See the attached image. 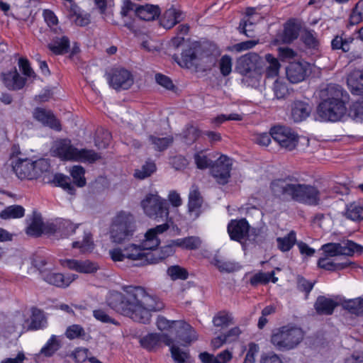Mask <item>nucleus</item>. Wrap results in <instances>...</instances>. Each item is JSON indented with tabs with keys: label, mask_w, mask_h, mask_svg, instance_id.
<instances>
[{
	"label": "nucleus",
	"mask_w": 363,
	"mask_h": 363,
	"mask_svg": "<svg viewBox=\"0 0 363 363\" xmlns=\"http://www.w3.org/2000/svg\"><path fill=\"white\" fill-rule=\"evenodd\" d=\"M125 294L119 291L110 293L106 302L117 313L130 318L135 322L149 324L152 311H159L164 308L163 303L155 295L147 292L140 286H124Z\"/></svg>",
	"instance_id": "nucleus-1"
},
{
	"label": "nucleus",
	"mask_w": 363,
	"mask_h": 363,
	"mask_svg": "<svg viewBox=\"0 0 363 363\" xmlns=\"http://www.w3.org/2000/svg\"><path fill=\"white\" fill-rule=\"evenodd\" d=\"M297 181L290 176L276 179L272 181L270 189L275 196L290 198L296 202L308 206L318 205L320 200L318 188L311 184L293 183Z\"/></svg>",
	"instance_id": "nucleus-2"
},
{
	"label": "nucleus",
	"mask_w": 363,
	"mask_h": 363,
	"mask_svg": "<svg viewBox=\"0 0 363 363\" xmlns=\"http://www.w3.org/2000/svg\"><path fill=\"white\" fill-rule=\"evenodd\" d=\"M304 337L301 328L287 325L276 328L271 335V342L279 351H288L295 348Z\"/></svg>",
	"instance_id": "nucleus-3"
},
{
	"label": "nucleus",
	"mask_w": 363,
	"mask_h": 363,
	"mask_svg": "<svg viewBox=\"0 0 363 363\" xmlns=\"http://www.w3.org/2000/svg\"><path fill=\"white\" fill-rule=\"evenodd\" d=\"M136 230L135 220L133 214L124 211L117 213L111 221L110 236L115 243L121 244L130 240Z\"/></svg>",
	"instance_id": "nucleus-4"
},
{
	"label": "nucleus",
	"mask_w": 363,
	"mask_h": 363,
	"mask_svg": "<svg viewBox=\"0 0 363 363\" xmlns=\"http://www.w3.org/2000/svg\"><path fill=\"white\" fill-rule=\"evenodd\" d=\"M50 155L60 159H101V156L91 150H78L69 139L55 140L50 148Z\"/></svg>",
	"instance_id": "nucleus-5"
},
{
	"label": "nucleus",
	"mask_w": 363,
	"mask_h": 363,
	"mask_svg": "<svg viewBox=\"0 0 363 363\" xmlns=\"http://www.w3.org/2000/svg\"><path fill=\"white\" fill-rule=\"evenodd\" d=\"M145 213L157 221L167 220L169 218V203L167 200L157 194H148L141 201Z\"/></svg>",
	"instance_id": "nucleus-6"
},
{
	"label": "nucleus",
	"mask_w": 363,
	"mask_h": 363,
	"mask_svg": "<svg viewBox=\"0 0 363 363\" xmlns=\"http://www.w3.org/2000/svg\"><path fill=\"white\" fill-rule=\"evenodd\" d=\"M16 163L12 165V170L15 172L17 177L20 179L32 180L37 179L43 172V169H39L38 165L43 164L45 162V169L50 168L49 160H16Z\"/></svg>",
	"instance_id": "nucleus-7"
},
{
	"label": "nucleus",
	"mask_w": 363,
	"mask_h": 363,
	"mask_svg": "<svg viewBox=\"0 0 363 363\" xmlns=\"http://www.w3.org/2000/svg\"><path fill=\"white\" fill-rule=\"evenodd\" d=\"M272 137L281 148L289 151L295 149L298 143V135L286 126L277 125L272 128Z\"/></svg>",
	"instance_id": "nucleus-8"
},
{
	"label": "nucleus",
	"mask_w": 363,
	"mask_h": 363,
	"mask_svg": "<svg viewBox=\"0 0 363 363\" xmlns=\"http://www.w3.org/2000/svg\"><path fill=\"white\" fill-rule=\"evenodd\" d=\"M345 103L323 100L318 106V116L325 121H337L345 113Z\"/></svg>",
	"instance_id": "nucleus-9"
},
{
	"label": "nucleus",
	"mask_w": 363,
	"mask_h": 363,
	"mask_svg": "<svg viewBox=\"0 0 363 363\" xmlns=\"http://www.w3.org/2000/svg\"><path fill=\"white\" fill-rule=\"evenodd\" d=\"M325 256L335 257L337 255L352 256L354 252L362 253L363 246L347 240L344 245L341 243L329 242L321 247Z\"/></svg>",
	"instance_id": "nucleus-10"
},
{
	"label": "nucleus",
	"mask_w": 363,
	"mask_h": 363,
	"mask_svg": "<svg viewBox=\"0 0 363 363\" xmlns=\"http://www.w3.org/2000/svg\"><path fill=\"white\" fill-rule=\"evenodd\" d=\"M263 60L255 52H249L239 57L236 62L235 69L242 75H247L252 71L262 73Z\"/></svg>",
	"instance_id": "nucleus-11"
},
{
	"label": "nucleus",
	"mask_w": 363,
	"mask_h": 363,
	"mask_svg": "<svg viewBox=\"0 0 363 363\" xmlns=\"http://www.w3.org/2000/svg\"><path fill=\"white\" fill-rule=\"evenodd\" d=\"M310 72V65L305 61L290 62L286 68V77L292 84L303 82Z\"/></svg>",
	"instance_id": "nucleus-12"
},
{
	"label": "nucleus",
	"mask_w": 363,
	"mask_h": 363,
	"mask_svg": "<svg viewBox=\"0 0 363 363\" xmlns=\"http://www.w3.org/2000/svg\"><path fill=\"white\" fill-rule=\"evenodd\" d=\"M230 161L214 160L211 165L210 174L219 184L225 185L229 182L232 167Z\"/></svg>",
	"instance_id": "nucleus-13"
},
{
	"label": "nucleus",
	"mask_w": 363,
	"mask_h": 363,
	"mask_svg": "<svg viewBox=\"0 0 363 363\" xmlns=\"http://www.w3.org/2000/svg\"><path fill=\"white\" fill-rule=\"evenodd\" d=\"M60 263L63 267L83 274L95 273L99 268L96 262H91L89 259L82 261L74 259H61Z\"/></svg>",
	"instance_id": "nucleus-14"
},
{
	"label": "nucleus",
	"mask_w": 363,
	"mask_h": 363,
	"mask_svg": "<svg viewBox=\"0 0 363 363\" xmlns=\"http://www.w3.org/2000/svg\"><path fill=\"white\" fill-rule=\"evenodd\" d=\"M227 230L232 240L241 242L248 236L250 225L245 218L231 220L228 224Z\"/></svg>",
	"instance_id": "nucleus-15"
},
{
	"label": "nucleus",
	"mask_w": 363,
	"mask_h": 363,
	"mask_svg": "<svg viewBox=\"0 0 363 363\" xmlns=\"http://www.w3.org/2000/svg\"><path fill=\"white\" fill-rule=\"evenodd\" d=\"M161 342L170 346L173 343V340L167 334L157 333H148L140 340V346L148 351L154 350Z\"/></svg>",
	"instance_id": "nucleus-16"
},
{
	"label": "nucleus",
	"mask_w": 363,
	"mask_h": 363,
	"mask_svg": "<svg viewBox=\"0 0 363 363\" xmlns=\"http://www.w3.org/2000/svg\"><path fill=\"white\" fill-rule=\"evenodd\" d=\"M109 84L116 90H126L133 85V78L128 70L116 69L109 78Z\"/></svg>",
	"instance_id": "nucleus-17"
},
{
	"label": "nucleus",
	"mask_w": 363,
	"mask_h": 363,
	"mask_svg": "<svg viewBox=\"0 0 363 363\" xmlns=\"http://www.w3.org/2000/svg\"><path fill=\"white\" fill-rule=\"evenodd\" d=\"M145 250L141 244H130L124 247L126 259L138 261L136 266L149 264V257H147V252H145Z\"/></svg>",
	"instance_id": "nucleus-18"
},
{
	"label": "nucleus",
	"mask_w": 363,
	"mask_h": 363,
	"mask_svg": "<svg viewBox=\"0 0 363 363\" xmlns=\"http://www.w3.org/2000/svg\"><path fill=\"white\" fill-rule=\"evenodd\" d=\"M41 276L45 282L58 288H67L74 279V277L52 272H41Z\"/></svg>",
	"instance_id": "nucleus-19"
},
{
	"label": "nucleus",
	"mask_w": 363,
	"mask_h": 363,
	"mask_svg": "<svg viewBox=\"0 0 363 363\" xmlns=\"http://www.w3.org/2000/svg\"><path fill=\"white\" fill-rule=\"evenodd\" d=\"M177 245L172 240L167 245L161 247L159 250L157 248L152 251H147V257H149V264H157L168 257L175 253Z\"/></svg>",
	"instance_id": "nucleus-20"
},
{
	"label": "nucleus",
	"mask_w": 363,
	"mask_h": 363,
	"mask_svg": "<svg viewBox=\"0 0 363 363\" xmlns=\"http://www.w3.org/2000/svg\"><path fill=\"white\" fill-rule=\"evenodd\" d=\"M33 117L45 125L56 130H61L60 121L50 111L42 108H36L33 112Z\"/></svg>",
	"instance_id": "nucleus-21"
},
{
	"label": "nucleus",
	"mask_w": 363,
	"mask_h": 363,
	"mask_svg": "<svg viewBox=\"0 0 363 363\" xmlns=\"http://www.w3.org/2000/svg\"><path fill=\"white\" fill-rule=\"evenodd\" d=\"M201 51L200 45L195 42L184 49L182 53V62L179 65L182 67L187 68L191 67L196 65V61L199 57Z\"/></svg>",
	"instance_id": "nucleus-22"
},
{
	"label": "nucleus",
	"mask_w": 363,
	"mask_h": 363,
	"mask_svg": "<svg viewBox=\"0 0 363 363\" xmlns=\"http://www.w3.org/2000/svg\"><path fill=\"white\" fill-rule=\"evenodd\" d=\"M337 306L338 303L335 301L324 296H319L314 303V308L318 315H330Z\"/></svg>",
	"instance_id": "nucleus-23"
},
{
	"label": "nucleus",
	"mask_w": 363,
	"mask_h": 363,
	"mask_svg": "<svg viewBox=\"0 0 363 363\" xmlns=\"http://www.w3.org/2000/svg\"><path fill=\"white\" fill-rule=\"evenodd\" d=\"M312 108L306 102L303 101H294L291 105V118L294 122H301L307 118Z\"/></svg>",
	"instance_id": "nucleus-24"
},
{
	"label": "nucleus",
	"mask_w": 363,
	"mask_h": 363,
	"mask_svg": "<svg viewBox=\"0 0 363 363\" xmlns=\"http://www.w3.org/2000/svg\"><path fill=\"white\" fill-rule=\"evenodd\" d=\"M52 186L60 187L70 195H74L76 189L70 181V178L62 173H56L51 179L45 182Z\"/></svg>",
	"instance_id": "nucleus-25"
},
{
	"label": "nucleus",
	"mask_w": 363,
	"mask_h": 363,
	"mask_svg": "<svg viewBox=\"0 0 363 363\" xmlns=\"http://www.w3.org/2000/svg\"><path fill=\"white\" fill-rule=\"evenodd\" d=\"M321 97H325L323 100L345 103L344 97H347V93L337 84H329L321 91Z\"/></svg>",
	"instance_id": "nucleus-26"
},
{
	"label": "nucleus",
	"mask_w": 363,
	"mask_h": 363,
	"mask_svg": "<svg viewBox=\"0 0 363 363\" xmlns=\"http://www.w3.org/2000/svg\"><path fill=\"white\" fill-rule=\"evenodd\" d=\"M345 216L353 221H362L363 220V200L358 199L347 204Z\"/></svg>",
	"instance_id": "nucleus-27"
},
{
	"label": "nucleus",
	"mask_w": 363,
	"mask_h": 363,
	"mask_svg": "<svg viewBox=\"0 0 363 363\" xmlns=\"http://www.w3.org/2000/svg\"><path fill=\"white\" fill-rule=\"evenodd\" d=\"M161 10L157 5L145 4L135 8V14L142 20L154 21L160 15Z\"/></svg>",
	"instance_id": "nucleus-28"
},
{
	"label": "nucleus",
	"mask_w": 363,
	"mask_h": 363,
	"mask_svg": "<svg viewBox=\"0 0 363 363\" xmlns=\"http://www.w3.org/2000/svg\"><path fill=\"white\" fill-rule=\"evenodd\" d=\"M182 13L180 11L171 7L164 13L162 18L160 19V24L166 29H170L177 23L182 21Z\"/></svg>",
	"instance_id": "nucleus-29"
},
{
	"label": "nucleus",
	"mask_w": 363,
	"mask_h": 363,
	"mask_svg": "<svg viewBox=\"0 0 363 363\" xmlns=\"http://www.w3.org/2000/svg\"><path fill=\"white\" fill-rule=\"evenodd\" d=\"M347 82L352 94H363V72L355 70L351 72L347 77Z\"/></svg>",
	"instance_id": "nucleus-30"
},
{
	"label": "nucleus",
	"mask_w": 363,
	"mask_h": 363,
	"mask_svg": "<svg viewBox=\"0 0 363 363\" xmlns=\"http://www.w3.org/2000/svg\"><path fill=\"white\" fill-rule=\"evenodd\" d=\"M4 82L9 89L18 90L24 86L26 79L22 77L15 69L14 71L4 74Z\"/></svg>",
	"instance_id": "nucleus-31"
},
{
	"label": "nucleus",
	"mask_w": 363,
	"mask_h": 363,
	"mask_svg": "<svg viewBox=\"0 0 363 363\" xmlns=\"http://www.w3.org/2000/svg\"><path fill=\"white\" fill-rule=\"evenodd\" d=\"M174 243L184 250H196L201 247L202 242L199 237L192 235L175 239Z\"/></svg>",
	"instance_id": "nucleus-32"
},
{
	"label": "nucleus",
	"mask_w": 363,
	"mask_h": 363,
	"mask_svg": "<svg viewBox=\"0 0 363 363\" xmlns=\"http://www.w3.org/2000/svg\"><path fill=\"white\" fill-rule=\"evenodd\" d=\"M278 249L282 252H286L291 250L294 246L297 245L296 233L294 230H291L284 237H278L276 239Z\"/></svg>",
	"instance_id": "nucleus-33"
},
{
	"label": "nucleus",
	"mask_w": 363,
	"mask_h": 363,
	"mask_svg": "<svg viewBox=\"0 0 363 363\" xmlns=\"http://www.w3.org/2000/svg\"><path fill=\"white\" fill-rule=\"evenodd\" d=\"M300 27L294 21H289L284 26L283 33L280 36L283 43H290L298 36Z\"/></svg>",
	"instance_id": "nucleus-34"
},
{
	"label": "nucleus",
	"mask_w": 363,
	"mask_h": 363,
	"mask_svg": "<svg viewBox=\"0 0 363 363\" xmlns=\"http://www.w3.org/2000/svg\"><path fill=\"white\" fill-rule=\"evenodd\" d=\"M47 320L43 311L36 307L31 308L30 328L32 330L43 329L46 327Z\"/></svg>",
	"instance_id": "nucleus-35"
},
{
	"label": "nucleus",
	"mask_w": 363,
	"mask_h": 363,
	"mask_svg": "<svg viewBox=\"0 0 363 363\" xmlns=\"http://www.w3.org/2000/svg\"><path fill=\"white\" fill-rule=\"evenodd\" d=\"M264 69L262 68V73L264 72L267 78L277 77L279 74L280 64L272 55H265Z\"/></svg>",
	"instance_id": "nucleus-36"
},
{
	"label": "nucleus",
	"mask_w": 363,
	"mask_h": 363,
	"mask_svg": "<svg viewBox=\"0 0 363 363\" xmlns=\"http://www.w3.org/2000/svg\"><path fill=\"white\" fill-rule=\"evenodd\" d=\"M72 246L73 248H78L82 253L91 252L94 248L92 234L89 230H84L82 240L74 241Z\"/></svg>",
	"instance_id": "nucleus-37"
},
{
	"label": "nucleus",
	"mask_w": 363,
	"mask_h": 363,
	"mask_svg": "<svg viewBox=\"0 0 363 363\" xmlns=\"http://www.w3.org/2000/svg\"><path fill=\"white\" fill-rule=\"evenodd\" d=\"M48 48L55 55H62L68 52L69 40L67 37L56 38L48 44Z\"/></svg>",
	"instance_id": "nucleus-38"
},
{
	"label": "nucleus",
	"mask_w": 363,
	"mask_h": 363,
	"mask_svg": "<svg viewBox=\"0 0 363 363\" xmlns=\"http://www.w3.org/2000/svg\"><path fill=\"white\" fill-rule=\"evenodd\" d=\"M211 264H213L220 272H234L239 270L240 266L238 263L225 260L220 258L218 256H215Z\"/></svg>",
	"instance_id": "nucleus-39"
},
{
	"label": "nucleus",
	"mask_w": 363,
	"mask_h": 363,
	"mask_svg": "<svg viewBox=\"0 0 363 363\" xmlns=\"http://www.w3.org/2000/svg\"><path fill=\"white\" fill-rule=\"evenodd\" d=\"M24 216L25 208L20 205L7 206L0 213V217L4 220L21 218Z\"/></svg>",
	"instance_id": "nucleus-40"
},
{
	"label": "nucleus",
	"mask_w": 363,
	"mask_h": 363,
	"mask_svg": "<svg viewBox=\"0 0 363 363\" xmlns=\"http://www.w3.org/2000/svg\"><path fill=\"white\" fill-rule=\"evenodd\" d=\"M213 323L217 328H227L233 324V315L228 311H220L213 316Z\"/></svg>",
	"instance_id": "nucleus-41"
},
{
	"label": "nucleus",
	"mask_w": 363,
	"mask_h": 363,
	"mask_svg": "<svg viewBox=\"0 0 363 363\" xmlns=\"http://www.w3.org/2000/svg\"><path fill=\"white\" fill-rule=\"evenodd\" d=\"M342 307L351 314L357 316L363 315V298L358 297L345 301L342 303Z\"/></svg>",
	"instance_id": "nucleus-42"
},
{
	"label": "nucleus",
	"mask_w": 363,
	"mask_h": 363,
	"mask_svg": "<svg viewBox=\"0 0 363 363\" xmlns=\"http://www.w3.org/2000/svg\"><path fill=\"white\" fill-rule=\"evenodd\" d=\"M199 129L193 125L188 124L179 136L184 143L191 145L199 138Z\"/></svg>",
	"instance_id": "nucleus-43"
},
{
	"label": "nucleus",
	"mask_w": 363,
	"mask_h": 363,
	"mask_svg": "<svg viewBox=\"0 0 363 363\" xmlns=\"http://www.w3.org/2000/svg\"><path fill=\"white\" fill-rule=\"evenodd\" d=\"M160 244V240L157 237V234L155 232L152 228L149 229L145 235V239L141 242L146 250L152 251L155 250Z\"/></svg>",
	"instance_id": "nucleus-44"
},
{
	"label": "nucleus",
	"mask_w": 363,
	"mask_h": 363,
	"mask_svg": "<svg viewBox=\"0 0 363 363\" xmlns=\"http://www.w3.org/2000/svg\"><path fill=\"white\" fill-rule=\"evenodd\" d=\"M58 221V235L61 238H67L73 235L79 225H74L69 220L57 219Z\"/></svg>",
	"instance_id": "nucleus-45"
},
{
	"label": "nucleus",
	"mask_w": 363,
	"mask_h": 363,
	"mask_svg": "<svg viewBox=\"0 0 363 363\" xmlns=\"http://www.w3.org/2000/svg\"><path fill=\"white\" fill-rule=\"evenodd\" d=\"M111 140V133L103 128H99L96 131V135L94 138L95 145L99 149H103L107 147Z\"/></svg>",
	"instance_id": "nucleus-46"
},
{
	"label": "nucleus",
	"mask_w": 363,
	"mask_h": 363,
	"mask_svg": "<svg viewBox=\"0 0 363 363\" xmlns=\"http://www.w3.org/2000/svg\"><path fill=\"white\" fill-rule=\"evenodd\" d=\"M60 342L57 336L52 335L45 345L41 348L40 353L45 357H50L60 349Z\"/></svg>",
	"instance_id": "nucleus-47"
},
{
	"label": "nucleus",
	"mask_w": 363,
	"mask_h": 363,
	"mask_svg": "<svg viewBox=\"0 0 363 363\" xmlns=\"http://www.w3.org/2000/svg\"><path fill=\"white\" fill-rule=\"evenodd\" d=\"M203 199L198 188L191 189L189 194V211L194 212L199 210L202 206Z\"/></svg>",
	"instance_id": "nucleus-48"
},
{
	"label": "nucleus",
	"mask_w": 363,
	"mask_h": 363,
	"mask_svg": "<svg viewBox=\"0 0 363 363\" xmlns=\"http://www.w3.org/2000/svg\"><path fill=\"white\" fill-rule=\"evenodd\" d=\"M70 175L72 177L74 186L84 187L86 184L85 178V169L79 165L74 166L70 170Z\"/></svg>",
	"instance_id": "nucleus-49"
},
{
	"label": "nucleus",
	"mask_w": 363,
	"mask_h": 363,
	"mask_svg": "<svg viewBox=\"0 0 363 363\" xmlns=\"http://www.w3.org/2000/svg\"><path fill=\"white\" fill-rule=\"evenodd\" d=\"M157 169L154 162L147 160L140 169H136L134 172V177L139 179H144L150 177Z\"/></svg>",
	"instance_id": "nucleus-50"
},
{
	"label": "nucleus",
	"mask_w": 363,
	"mask_h": 363,
	"mask_svg": "<svg viewBox=\"0 0 363 363\" xmlns=\"http://www.w3.org/2000/svg\"><path fill=\"white\" fill-rule=\"evenodd\" d=\"M196 331L189 324L182 330L178 332L177 338L182 345H186L196 340Z\"/></svg>",
	"instance_id": "nucleus-51"
},
{
	"label": "nucleus",
	"mask_w": 363,
	"mask_h": 363,
	"mask_svg": "<svg viewBox=\"0 0 363 363\" xmlns=\"http://www.w3.org/2000/svg\"><path fill=\"white\" fill-rule=\"evenodd\" d=\"M26 234L35 238L41 236L43 233V222L40 217H34L31 223L26 228Z\"/></svg>",
	"instance_id": "nucleus-52"
},
{
	"label": "nucleus",
	"mask_w": 363,
	"mask_h": 363,
	"mask_svg": "<svg viewBox=\"0 0 363 363\" xmlns=\"http://www.w3.org/2000/svg\"><path fill=\"white\" fill-rule=\"evenodd\" d=\"M272 90L276 99H285L290 94L289 89L286 84L279 79H276L274 82Z\"/></svg>",
	"instance_id": "nucleus-53"
},
{
	"label": "nucleus",
	"mask_w": 363,
	"mask_h": 363,
	"mask_svg": "<svg viewBox=\"0 0 363 363\" xmlns=\"http://www.w3.org/2000/svg\"><path fill=\"white\" fill-rule=\"evenodd\" d=\"M167 274L171 277L172 280H186L189 277L188 271L179 266V265H172L168 267Z\"/></svg>",
	"instance_id": "nucleus-54"
},
{
	"label": "nucleus",
	"mask_w": 363,
	"mask_h": 363,
	"mask_svg": "<svg viewBox=\"0 0 363 363\" xmlns=\"http://www.w3.org/2000/svg\"><path fill=\"white\" fill-rule=\"evenodd\" d=\"M149 139L154 145V148L159 151H163L167 149L173 143L174 140L172 136L157 138L153 135H150Z\"/></svg>",
	"instance_id": "nucleus-55"
},
{
	"label": "nucleus",
	"mask_w": 363,
	"mask_h": 363,
	"mask_svg": "<svg viewBox=\"0 0 363 363\" xmlns=\"http://www.w3.org/2000/svg\"><path fill=\"white\" fill-rule=\"evenodd\" d=\"M273 274V272L270 273H264L260 271L252 276L249 282L250 285L254 287L257 286L259 284L265 285L270 281L271 277Z\"/></svg>",
	"instance_id": "nucleus-56"
},
{
	"label": "nucleus",
	"mask_w": 363,
	"mask_h": 363,
	"mask_svg": "<svg viewBox=\"0 0 363 363\" xmlns=\"http://www.w3.org/2000/svg\"><path fill=\"white\" fill-rule=\"evenodd\" d=\"M350 24L357 25L363 20V0L359 1L350 16Z\"/></svg>",
	"instance_id": "nucleus-57"
},
{
	"label": "nucleus",
	"mask_w": 363,
	"mask_h": 363,
	"mask_svg": "<svg viewBox=\"0 0 363 363\" xmlns=\"http://www.w3.org/2000/svg\"><path fill=\"white\" fill-rule=\"evenodd\" d=\"M169 347L172 357L175 363H184L190 357L189 352L182 351L179 347L174 345L173 343Z\"/></svg>",
	"instance_id": "nucleus-58"
},
{
	"label": "nucleus",
	"mask_w": 363,
	"mask_h": 363,
	"mask_svg": "<svg viewBox=\"0 0 363 363\" xmlns=\"http://www.w3.org/2000/svg\"><path fill=\"white\" fill-rule=\"evenodd\" d=\"M65 335L69 340H74L83 337L85 335V331L80 325L73 324L67 327L65 331Z\"/></svg>",
	"instance_id": "nucleus-59"
},
{
	"label": "nucleus",
	"mask_w": 363,
	"mask_h": 363,
	"mask_svg": "<svg viewBox=\"0 0 363 363\" xmlns=\"http://www.w3.org/2000/svg\"><path fill=\"white\" fill-rule=\"evenodd\" d=\"M315 284V281L311 282L302 276L297 278V289L298 291L304 292L306 298L313 290Z\"/></svg>",
	"instance_id": "nucleus-60"
},
{
	"label": "nucleus",
	"mask_w": 363,
	"mask_h": 363,
	"mask_svg": "<svg viewBox=\"0 0 363 363\" xmlns=\"http://www.w3.org/2000/svg\"><path fill=\"white\" fill-rule=\"evenodd\" d=\"M89 350L86 348L77 347L70 354L75 363H83L89 358L88 354Z\"/></svg>",
	"instance_id": "nucleus-61"
},
{
	"label": "nucleus",
	"mask_w": 363,
	"mask_h": 363,
	"mask_svg": "<svg viewBox=\"0 0 363 363\" xmlns=\"http://www.w3.org/2000/svg\"><path fill=\"white\" fill-rule=\"evenodd\" d=\"M93 316L99 321L103 323H111L115 325H119V323L114 318H111L105 311L102 309H96L93 311Z\"/></svg>",
	"instance_id": "nucleus-62"
},
{
	"label": "nucleus",
	"mask_w": 363,
	"mask_h": 363,
	"mask_svg": "<svg viewBox=\"0 0 363 363\" xmlns=\"http://www.w3.org/2000/svg\"><path fill=\"white\" fill-rule=\"evenodd\" d=\"M219 67L224 77L229 75L232 70V58L228 55H223L219 61Z\"/></svg>",
	"instance_id": "nucleus-63"
},
{
	"label": "nucleus",
	"mask_w": 363,
	"mask_h": 363,
	"mask_svg": "<svg viewBox=\"0 0 363 363\" xmlns=\"http://www.w3.org/2000/svg\"><path fill=\"white\" fill-rule=\"evenodd\" d=\"M304 44L309 48L315 49L318 46V40L311 30H306L301 37Z\"/></svg>",
	"instance_id": "nucleus-64"
}]
</instances>
